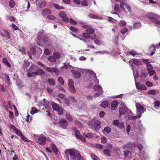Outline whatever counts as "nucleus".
I'll return each instance as SVG.
<instances>
[{"label": "nucleus", "mask_w": 160, "mask_h": 160, "mask_svg": "<svg viewBox=\"0 0 160 160\" xmlns=\"http://www.w3.org/2000/svg\"><path fill=\"white\" fill-rule=\"evenodd\" d=\"M91 156L92 159L94 160H100V159L93 153L91 154Z\"/></svg>", "instance_id": "nucleus-56"}, {"label": "nucleus", "mask_w": 160, "mask_h": 160, "mask_svg": "<svg viewBox=\"0 0 160 160\" xmlns=\"http://www.w3.org/2000/svg\"><path fill=\"white\" fill-rule=\"evenodd\" d=\"M58 80L59 82L62 84L63 85L64 84V82L61 77H59L58 78Z\"/></svg>", "instance_id": "nucleus-60"}, {"label": "nucleus", "mask_w": 160, "mask_h": 160, "mask_svg": "<svg viewBox=\"0 0 160 160\" xmlns=\"http://www.w3.org/2000/svg\"><path fill=\"white\" fill-rule=\"evenodd\" d=\"M102 131L104 134L105 133H109L111 132V129L109 127H106L104 128Z\"/></svg>", "instance_id": "nucleus-28"}, {"label": "nucleus", "mask_w": 160, "mask_h": 160, "mask_svg": "<svg viewBox=\"0 0 160 160\" xmlns=\"http://www.w3.org/2000/svg\"><path fill=\"white\" fill-rule=\"evenodd\" d=\"M69 91L73 94L76 92V91L74 86L69 87Z\"/></svg>", "instance_id": "nucleus-37"}, {"label": "nucleus", "mask_w": 160, "mask_h": 160, "mask_svg": "<svg viewBox=\"0 0 160 160\" xmlns=\"http://www.w3.org/2000/svg\"><path fill=\"white\" fill-rule=\"evenodd\" d=\"M67 160H83L79 152L75 149H69L65 151Z\"/></svg>", "instance_id": "nucleus-1"}, {"label": "nucleus", "mask_w": 160, "mask_h": 160, "mask_svg": "<svg viewBox=\"0 0 160 160\" xmlns=\"http://www.w3.org/2000/svg\"><path fill=\"white\" fill-rule=\"evenodd\" d=\"M133 62L134 64L137 66L140 65L142 64L141 61L136 59H132L129 61V62Z\"/></svg>", "instance_id": "nucleus-20"}, {"label": "nucleus", "mask_w": 160, "mask_h": 160, "mask_svg": "<svg viewBox=\"0 0 160 160\" xmlns=\"http://www.w3.org/2000/svg\"><path fill=\"white\" fill-rule=\"evenodd\" d=\"M66 117L67 120L70 121L72 122L73 121V118L68 113H66Z\"/></svg>", "instance_id": "nucleus-36"}, {"label": "nucleus", "mask_w": 160, "mask_h": 160, "mask_svg": "<svg viewBox=\"0 0 160 160\" xmlns=\"http://www.w3.org/2000/svg\"><path fill=\"white\" fill-rule=\"evenodd\" d=\"M141 27V24L140 22H136L133 24V28L135 29H138Z\"/></svg>", "instance_id": "nucleus-32"}, {"label": "nucleus", "mask_w": 160, "mask_h": 160, "mask_svg": "<svg viewBox=\"0 0 160 160\" xmlns=\"http://www.w3.org/2000/svg\"><path fill=\"white\" fill-rule=\"evenodd\" d=\"M53 6L57 9L63 10L64 9L63 7L61 6H59L57 4H54Z\"/></svg>", "instance_id": "nucleus-35"}, {"label": "nucleus", "mask_w": 160, "mask_h": 160, "mask_svg": "<svg viewBox=\"0 0 160 160\" xmlns=\"http://www.w3.org/2000/svg\"><path fill=\"white\" fill-rule=\"evenodd\" d=\"M80 71V68H75L74 69L72 70L71 71L74 77L76 78H78L81 76V74L79 72Z\"/></svg>", "instance_id": "nucleus-9"}, {"label": "nucleus", "mask_w": 160, "mask_h": 160, "mask_svg": "<svg viewBox=\"0 0 160 160\" xmlns=\"http://www.w3.org/2000/svg\"><path fill=\"white\" fill-rule=\"evenodd\" d=\"M117 2H120V5L121 8L123 11H125V8L123 7V5L126 2V0H115Z\"/></svg>", "instance_id": "nucleus-17"}, {"label": "nucleus", "mask_w": 160, "mask_h": 160, "mask_svg": "<svg viewBox=\"0 0 160 160\" xmlns=\"http://www.w3.org/2000/svg\"><path fill=\"white\" fill-rule=\"evenodd\" d=\"M127 54H130L134 57L138 55V54L134 51H129L128 52Z\"/></svg>", "instance_id": "nucleus-29"}, {"label": "nucleus", "mask_w": 160, "mask_h": 160, "mask_svg": "<svg viewBox=\"0 0 160 160\" xmlns=\"http://www.w3.org/2000/svg\"><path fill=\"white\" fill-rule=\"evenodd\" d=\"M48 82L50 85H54L55 83V80L51 78H49L48 79Z\"/></svg>", "instance_id": "nucleus-34"}, {"label": "nucleus", "mask_w": 160, "mask_h": 160, "mask_svg": "<svg viewBox=\"0 0 160 160\" xmlns=\"http://www.w3.org/2000/svg\"><path fill=\"white\" fill-rule=\"evenodd\" d=\"M51 147L55 154H58V150L55 145L52 143L51 144Z\"/></svg>", "instance_id": "nucleus-25"}, {"label": "nucleus", "mask_w": 160, "mask_h": 160, "mask_svg": "<svg viewBox=\"0 0 160 160\" xmlns=\"http://www.w3.org/2000/svg\"><path fill=\"white\" fill-rule=\"evenodd\" d=\"M146 17L153 23L160 25V16L154 13L150 12L146 15Z\"/></svg>", "instance_id": "nucleus-3"}, {"label": "nucleus", "mask_w": 160, "mask_h": 160, "mask_svg": "<svg viewBox=\"0 0 160 160\" xmlns=\"http://www.w3.org/2000/svg\"><path fill=\"white\" fill-rule=\"evenodd\" d=\"M107 141V138L105 137H103L102 138L101 142L102 143H106Z\"/></svg>", "instance_id": "nucleus-54"}, {"label": "nucleus", "mask_w": 160, "mask_h": 160, "mask_svg": "<svg viewBox=\"0 0 160 160\" xmlns=\"http://www.w3.org/2000/svg\"><path fill=\"white\" fill-rule=\"evenodd\" d=\"M94 146L96 148L101 149H102L103 148V146L99 144L96 143L94 144Z\"/></svg>", "instance_id": "nucleus-40"}, {"label": "nucleus", "mask_w": 160, "mask_h": 160, "mask_svg": "<svg viewBox=\"0 0 160 160\" xmlns=\"http://www.w3.org/2000/svg\"><path fill=\"white\" fill-rule=\"evenodd\" d=\"M146 85L148 87H151L153 85V83L149 81H147L146 82Z\"/></svg>", "instance_id": "nucleus-64"}, {"label": "nucleus", "mask_w": 160, "mask_h": 160, "mask_svg": "<svg viewBox=\"0 0 160 160\" xmlns=\"http://www.w3.org/2000/svg\"><path fill=\"white\" fill-rule=\"evenodd\" d=\"M45 70H46L48 72L52 73L54 72L56 74L57 73V70L54 68H49V67H46L45 68Z\"/></svg>", "instance_id": "nucleus-21"}, {"label": "nucleus", "mask_w": 160, "mask_h": 160, "mask_svg": "<svg viewBox=\"0 0 160 160\" xmlns=\"http://www.w3.org/2000/svg\"><path fill=\"white\" fill-rule=\"evenodd\" d=\"M2 62H3L7 66L9 67H11V64L8 62L7 59L6 58H3L2 59Z\"/></svg>", "instance_id": "nucleus-33"}, {"label": "nucleus", "mask_w": 160, "mask_h": 160, "mask_svg": "<svg viewBox=\"0 0 160 160\" xmlns=\"http://www.w3.org/2000/svg\"><path fill=\"white\" fill-rule=\"evenodd\" d=\"M1 77L6 81L9 82L10 79L8 74L6 73L2 74L1 75Z\"/></svg>", "instance_id": "nucleus-22"}, {"label": "nucleus", "mask_w": 160, "mask_h": 160, "mask_svg": "<svg viewBox=\"0 0 160 160\" xmlns=\"http://www.w3.org/2000/svg\"><path fill=\"white\" fill-rule=\"evenodd\" d=\"M72 129L74 131L76 137L78 138L81 135L80 134L79 131L76 129V128L75 127H72Z\"/></svg>", "instance_id": "nucleus-23"}, {"label": "nucleus", "mask_w": 160, "mask_h": 160, "mask_svg": "<svg viewBox=\"0 0 160 160\" xmlns=\"http://www.w3.org/2000/svg\"><path fill=\"white\" fill-rule=\"evenodd\" d=\"M119 117H120L122 115L126 114V116L127 115V114H132V112L127 108L125 107L124 106H123L122 104H121L119 106Z\"/></svg>", "instance_id": "nucleus-5"}, {"label": "nucleus", "mask_w": 160, "mask_h": 160, "mask_svg": "<svg viewBox=\"0 0 160 160\" xmlns=\"http://www.w3.org/2000/svg\"><path fill=\"white\" fill-rule=\"evenodd\" d=\"M154 107L156 108H159L160 106V102L158 101H157L154 102Z\"/></svg>", "instance_id": "nucleus-46"}, {"label": "nucleus", "mask_w": 160, "mask_h": 160, "mask_svg": "<svg viewBox=\"0 0 160 160\" xmlns=\"http://www.w3.org/2000/svg\"><path fill=\"white\" fill-rule=\"evenodd\" d=\"M108 101L105 100L101 103L99 106L100 107L101 106L102 108H105L108 107Z\"/></svg>", "instance_id": "nucleus-26"}, {"label": "nucleus", "mask_w": 160, "mask_h": 160, "mask_svg": "<svg viewBox=\"0 0 160 160\" xmlns=\"http://www.w3.org/2000/svg\"><path fill=\"white\" fill-rule=\"evenodd\" d=\"M114 9L116 11H119V4H116L115 5L114 7Z\"/></svg>", "instance_id": "nucleus-59"}, {"label": "nucleus", "mask_w": 160, "mask_h": 160, "mask_svg": "<svg viewBox=\"0 0 160 160\" xmlns=\"http://www.w3.org/2000/svg\"><path fill=\"white\" fill-rule=\"evenodd\" d=\"M124 6L125 7L128 12H130L131 11V8L130 6L126 2H125V4L123 5V7H124Z\"/></svg>", "instance_id": "nucleus-48"}, {"label": "nucleus", "mask_w": 160, "mask_h": 160, "mask_svg": "<svg viewBox=\"0 0 160 160\" xmlns=\"http://www.w3.org/2000/svg\"><path fill=\"white\" fill-rule=\"evenodd\" d=\"M42 13L43 14L46 15L48 14H50L51 13V11L48 9H45L43 10Z\"/></svg>", "instance_id": "nucleus-31"}, {"label": "nucleus", "mask_w": 160, "mask_h": 160, "mask_svg": "<svg viewBox=\"0 0 160 160\" xmlns=\"http://www.w3.org/2000/svg\"><path fill=\"white\" fill-rule=\"evenodd\" d=\"M83 135L84 137L88 138H92L93 137H95L93 133H88V134L84 133Z\"/></svg>", "instance_id": "nucleus-27"}, {"label": "nucleus", "mask_w": 160, "mask_h": 160, "mask_svg": "<svg viewBox=\"0 0 160 160\" xmlns=\"http://www.w3.org/2000/svg\"><path fill=\"white\" fill-rule=\"evenodd\" d=\"M148 71V72L150 76H152L155 73V71L152 69Z\"/></svg>", "instance_id": "nucleus-58"}, {"label": "nucleus", "mask_w": 160, "mask_h": 160, "mask_svg": "<svg viewBox=\"0 0 160 160\" xmlns=\"http://www.w3.org/2000/svg\"><path fill=\"white\" fill-rule=\"evenodd\" d=\"M52 107L54 111L58 112L59 115H61L63 114V111L62 108L58 106L56 103L52 102Z\"/></svg>", "instance_id": "nucleus-6"}, {"label": "nucleus", "mask_w": 160, "mask_h": 160, "mask_svg": "<svg viewBox=\"0 0 160 160\" xmlns=\"http://www.w3.org/2000/svg\"><path fill=\"white\" fill-rule=\"evenodd\" d=\"M93 90L95 91H97L98 93H96L95 94V96L96 97H98L102 94V88L99 85H95L93 88Z\"/></svg>", "instance_id": "nucleus-8"}, {"label": "nucleus", "mask_w": 160, "mask_h": 160, "mask_svg": "<svg viewBox=\"0 0 160 160\" xmlns=\"http://www.w3.org/2000/svg\"><path fill=\"white\" fill-rule=\"evenodd\" d=\"M32 120V117L30 115H28L27 116L26 121L27 122H30Z\"/></svg>", "instance_id": "nucleus-57"}, {"label": "nucleus", "mask_w": 160, "mask_h": 160, "mask_svg": "<svg viewBox=\"0 0 160 160\" xmlns=\"http://www.w3.org/2000/svg\"><path fill=\"white\" fill-rule=\"evenodd\" d=\"M148 93L152 95H155L156 94V92L154 90H151L149 91Z\"/></svg>", "instance_id": "nucleus-61"}, {"label": "nucleus", "mask_w": 160, "mask_h": 160, "mask_svg": "<svg viewBox=\"0 0 160 160\" xmlns=\"http://www.w3.org/2000/svg\"><path fill=\"white\" fill-rule=\"evenodd\" d=\"M48 141L47 138L44 135H41V144H44Z\"/></svg>", "instance_id": "nucleus-18"}, {"label": "nucleus", "mask_w": 160, "mask_h": 160, "mask_svg": "<svg viewBox=\"0 0 160 160\" xmlns=\"http://www.w3.org/2000/svg\"><path fill=\"white\" fill-rule=\"evenodd\" d=\"M48 60L51 62H55L56 61V59L53 57V56L49 57L48 58Z\"/></svg>", "instance_id": "nucleus-44"}, {"label": "nucleus", "mask_w": 160, "mask_h": 160, "mask_svg": "<svg viewBox=\"0 0 160 160\" xmlns=\"http://www.w3.org/2000/svg\"><path fill=\"white\" fill-rule=\"evenodd\" d=\"M113 124L121 129L124 128L125 126L124 124L122 122H119V121L117 120H114L113 122Z\"/></svg>", "instance_id": "nucleus-12"}, {"label": "nucleus", "mask_w": 160, "mask_h": 160, "mask_svg": "<svg viewBox=\"0 0 160 160\" xmlns=\"http://www.w3.org/2000/svg\"><path fill=\"white\" fill-rule=\"evenodd\" d=\"M147 68L148 71L152 69V67L150 63H148L147 65Z\"/></svg>", "instance_id": "nucleus-55"}, {"label": "nucleus", "mask_w": 160, "mask_h": 160, "mask_svg": "<svg viewBox=\"0 0 160 160\" xmlns=\"http://www.w3.org/2000/svg\"><path fill=\"white\" fill-rule=\"evenodd\" d=\"M118 106V101L117 100L113 101L111 103V108L112 110H114Z\"/></svg>", "instance_id": "nucleus-19"}, {"label": "nucleus", "mask_w": 160, "mask_h": 160, "mask_svg": "<svg viewBox=\"0 0 160 160\" xmlns=\"http://www.w3.org/2000/svg\"><path fill=\"white\" fill-rule=\"evenodd\" d=\"M94 32V31L93 29L88 28L85 30V32L83 34L82 36L83 37L86 38H90L93 39L95 37Z\"/></svg>", "instance_id": "nucleus-4"}, {"label": "nucleus", "mask_w": 160, "mask_h": 160, "mask_svg": "<svg viewBox=\"0 0 160 160\" xmlns=\"http://www.w3.org/2000/svg\"><path fill=\"white\" fill-rule=\"evenodd\" d=\"M74 83L71 79H69L68 80V85L69 87L74 86Z\"/></svg>", "instance_id": "nucleus-39"}, {"label": "nucleus", "mask_w": 160, "mask_h": 160, "mask_svg": "<svg viewBox=\"0 0 160 160\" xmlns=\"http://www.w3.org/2000/svg\"><path fill=\"white\" fill-rule=\"evenodd\" d=\"M38 111L35 108H32V109L30 113L33 115L37 112Z\"/></svg>", "instance_id": "nucleus-43"}, {"label": "nucleus", "mask_w": 160, "mask_h": 160, "mask_svg": "<svg viewBox=\"0 0 160 160\" xmlns=\"http://www.w3.org/2000/svg\"><path fill=\"white\" fill-rule=\"evenodd\" d=\"M93 122V124L95 126L92 124H90V127L92 129L95 130H97V128H96V126H99L101 124V121L99 120H95L93 121V122Z\"/></svg>", "instance_id": "nucleus-11"}, {"label": "nucleus", "mask_w": 160, "mask_h": 160, "mask_svg": "<svg viewBox=\"0 0 160 160\" xmlns=\"http://www.w3.org/2000/svg\"><path fill=\"white\" fill-rule=\"evenodd\" d=\"M9 4L11 8H13L15 5V2L14 1L11 0L9 2Z\"/></svg>", "instance_id": "nucleus-42"}, {"label": "nucleus", "mask_w": 160, "mask_h": 160, "mask_svg": "<svg viewBox=\"0 0 160 160\" xmlns=\"http://www.w3.org/2000/svg\"><path fill=\"white\" fill-rule=\"evenodd\" d=\"M103 152L108 156H110L111 151L108 149H105L103 150Z\"/></svg>", "instance_id": "nucleus-30"}, {"label": "nucleus", "mask_w": 160, "mask_h": 160, "mask_svg": "<svg viewBox=\"0 0 160 160\" xmlns=\"http://www.w3.org/2000/svg\"><path fill=\"white\" fill-rule=\"evenodd\" d=\"M137 108V113L138 115H140L143 113L145 111L144 108L142 106L140 103H136L135 104Z\"/></svg>", "instance_id": "nucleus-7"}, {"label": "nucleus", "mask_w": 160, "mask_h": 160, "mask_svg": "<svg viewBox=\"0 0 160 160\" xmlns=\"http://www.w3.org/2000/svg\"><path fill=\"white\" fill-rule=\"evenodd\" d=\"M28 77H35L40 73V68L35 65H32L27 70Z\"/></svg>", "instance_id": "nucleus-2"}, {"label": "nucleus", "mask_w": 160, "mask_h": 160, "mask_svg": "<svg viewBox=\"0 0 160 160\" xmlns=\"http://www.w3.org/2000/svg\"><path fill=\"white\" fill-rule=\"evenodd\" d=\"M128 30V29L127 28H124L121 30V32L122 34H124L125 33L127 32Z\"/></svg>", "instance_id": "nucleus-53"}, {"label": "nucleus", "mask_w": 160, "mask_h": 160, "mask_svg": "<svg viewBox=\"0 0 160 160\" xmlns=\"http://www.w3.org/2000/svg\"><path fill=\"white\" fill-rule=\"evenodd\" d=\"M47 18L48 19L52 20H53L56 19V18L55 16L51 15H48Z\"/></svg>", "instance_id": "nucleus-50"}, {"label": "nucleus", "mask_w": 160, "mask_h": 160, "mask_svg": "<svg viewBox=\"0 0 160 160\" xmlns=\"http://www.w3.org/2000/svg\"><path fill=\"white\" fill-rule=\"evenodd\" d=\"M59 16L62 18L63 20L65 22H69V18L67 17V14L64 11H61L58 13Z\"/></svg>", "instance_id": "nucleus-10"}, {"label": "nucleus", "mask_w": 160, "mask_h": 160, "mask_svg": "<svg viewBox=\"0 0 160 160\" xmlns=\"http://www.w3.org/2000/svg\"><path fill=\"white\" fill-rule=\"evenodd\" d=\"M75 124L79 127H82V124L78 121L76 120L75 121Z\"/></svg>", "instance_id": "nucleus-63"}, {"label": "nucleus", "mask_w": 160, "mask_h": 160, "mask_svg": "<svg viewBox=\"0 0 160 160\" xmlns=\"http://www.w3.org/2000/svg\"><path fill=\"white\" fill-rule=\"evenodd\" d=\"M70 22L71 24L74 25H75L77 24V22L74 21L72 18H70L69 20V22Z\"/></svg>", "instance_id": "nucleus-45"}, {"label": "nucleus", "mask_w": 160, "mask_h": 160, "mask_svg": "<svg viewBox=\"0 0 160 160\" xmlns=\"http://www.w3.org/2000/svg\"><path fill=\"white\" fill-rule=\"evenodd\" d=\"M90 73L91 75L92 76V77L93 78V79L95 81V83H99L98 81V79L96 78V76L95 73L92 71H91L90 72Z\"/></svg>", "instance_id": "nucleus-24"}, {"label": "nucleus", "mask_w": 160, "mask_h": 160, "mask_svg": "<svg viewBox=\"0 0 160 160\" xmlns=\"http://www.w3.org/2000/svg\"><path fill=\"white\" fill-rule=\"evenodd\" d=\"M59 124L62 128L65 129L67 127L68 122L65 119H61L59 122Z\"/></svg>", "instance_id": "nucleus-13"}, {"label": "nucleus", "mask_w": 160, "mask_h": 160, "mask_svg": "<svg viewBox=\"0 0 160 160\" xmlns=\"http://www.w3.org/2000/svg\"><path fill=\"white\" fill-rule=\"evenodd\" d=\"M53 56L56 59H58L60 57L59 53L58 52L54 53Z\"/></svg>", "instance_id": "nucleus-47"}, {"label": "nucleus", "mask_w": 160, "mask_h": 160, "mask_svg": "<svg viewBox=\"0 0 160 160\" xmlns=\"http://www.w3.org/2000/svg\"><path fill=\"white\" fill-rule=\"evenodd\" d=\"M135 84L136 88L139 90H144L147 89V87L145 85L138 83L136 82H135Z\"/></svg>", "instance_id": "nucleus-15"}, {"label": "nucleus", "mask_w": 160, "mask_h": 160, "mask_svg": "<svg viewBox=\"0 0 160 160\" xmlns=\"http://www.w3.org/2000/svg\"><path fill=\"white\" fill-rule=\"evenodd\" d=\"M122 153L126 159H129L132 158L131 152L128 150L123 151Z\"/></svg>", "instance_id": "nucleus-14"}, {"label": "nucleus", "mask_w": 160, "mask_h": 160, "mask_svg": "<svg viewBox=\"0 0 160 160\" xmlns=\"http://www.w3.org/2000/svg\"><path fill=\"white\" fill-rule=\"evenodd\" d=\"M89 17L93 19H98L101 18L98 16H97L93 14H90L89 15Z\"/></svg>", "instance_id": "nucleus-38"}, {"label": "nucleus", "mask_w": 160, "mask_h": 160, "mask_svg": "<svg viewBox=\"0 0 160 160\" xmlns=\"http://www.w3.org/2000/svg\"><path fill=\"white\" fill-rule=\"evenodd\" d=\"M133 75L134 77L135 81L136 82V78H137L139 76V74L137 71H133Z\"/></svg>", "instance_id": "nucleus-51"}, {"label": "nucleus", "mask_w": 160, "mask_h": 160, "mask_svg": "<svg viewBox=\"0 0 160 160\" xmlns=\"http://www.w3.org/2000/svg\"><path fill=\"white\" fill-rule=\"evenodd\" d=\"M21 139L24 141L28 142L29 140L27 138L23 136V135L21 137Z\"/></svg>", "instance_id": "nucleus-52"}, {"label": "nucleus", "mask_w": 160, "mask_h": 160, "mask_svg": "<svg viewBox=\"0 0 160 160\" xmlns=\"http://www.w3.org/2000/svg\"><path fill=\"white\" fill-rule=\"evenodd\" d=\"M96 54H97L98 53H99L101 54H108L110 53V52H109L107 51H99V52H95Z\"/></svg>", "instance_id": "nucleus-41"}, {"label": "nucleus", "mask_w": 160, "mask_h": 160, "mask_svg": "<svg viewBox=\"0 0 160 160\" xmlns=\"http://www.w3.org/2000/svg\"><path fill=\"white\" fill-rule=\"evenodd\" d=\"M128 115V118L130 120H135L136 118H139L141 117V115H138L136 116L133 115V113L127 114Z\"/></svg>", "instance_id": "nucleus-16"}, {"label": "nucleus", "mask_w": 160, "mask_h": 160, "mask_svg": "<svg viewBox=\"0 0 160 160\" xmlns=\"http://www.w3.org/2000/svg\"><path fill=\"white\" fill-rule=\"evenodd\" d=\"M70 29L72 31H73L75 32H77L78 31V30L77 28H75L73 26H71L70 28Z\"/></svg>", "instance_id": "nucleus-62"}, {"label": "nucleus", "mask_w": 160, "mask_h": 160, "mask_svg": "<svg viewBox=\"0 0 160 160\" xmlns=\"http://www.w3.org/2000/svg\"><path fill=\"white\" fill-rule=\"evenodd\" d=\"M119 25L121 27L124 26L126 25V22L123 20H121L119 23Z\"/></svg>", "instance_id": "nucleus-49"}]
</instances>
